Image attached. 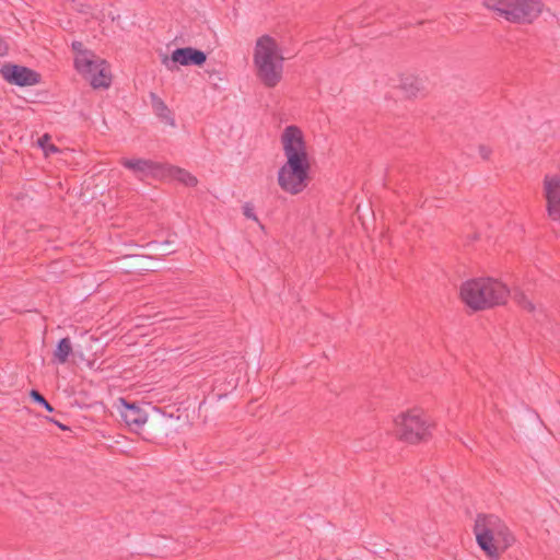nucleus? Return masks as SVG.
Here are the masks:
<instances>
[{
    "mask_svg": "<svg viewBox=\"0 0 560 560\" xmlns=\"http://www.w3.org/2000/svg\"><path fill=\"white\" fill-rule=\"evenodd\" d=\"M281 143L287 161L278 171V184L283 191L298 195L307 187L311 170L302 130L294 125L285 127Z\"/></svg>",
    "mask_w": 560,
    "mask_h": 560,
    "instance_id": "f257e3e1",
    "label": "nucleus"
},
{
    "mask_svg": "<svg viewBox=\"0 0 560 560\" xmlns=\"http://www.w3.org/2000/svg\"><path fill=\"white\" fill-rule=\"evenodd\" d=\"M509 293L502 282L491 278L471 279L460 287L463 302L474 311L504 304Z\"/></svg>",
    "mask_w": 560,
    "mask_h": 560,
    "instance_id": "f03ea898",
    "label": "nucleus"
},
{
    "mask_svg": "<svg viewBox=\"0 0 560 560\" xmlns=\"http://www.w3.org/2000/svg\"><path fill=\"white\" fill-rule=\"evenodd\" d=\"M284 57L278 54V45L269 35L260 36L254 50L257 78L266 88H275L282 80Z\"/></svg>",
    "mask_w": 560,
    "mask_h": 560,
    "instance_id": "7ed1b4c3",
    "label": "nucleus"
},
{
    "mask_svg": "<svg viewBox=\"0 0 560 560\" xmlns=\"http://www.w3.org/2000/svg\"><path fill=\"white\" fill-rule=\"evenodd\" d=\"M474 534L480 549L490 558H499L500 553L495 546L494 536H504L505 547L511 544L513 537L501 520L493 514H478L474 525Z\"/></svg>",
    "mask_w": 560,
    "mask_h": 560,
    "instance_id": "20e7f679",
    "label": "nucleus"
},
{
    "mask_svg": "<svg viewBox=\"0 0 560 560\" xmlns=\"http://www.w3.org/2000/svg\"><path fill=\"white\" fill-rule=\"evenodd\" d=\"M485 5L514 24L532 23L542 8L540 0H486Z\"/></svg>",
    "mask_w": 560,
    "mask_h": 560,
    "instance_id": "39448f33",
    "label": "nucleus"
},
{
    "mask_svg": "<svg viewBox=\"0 0 560 560\" xmlns=\"http://www.w3.org/2000/svg\"><path fill=\"white\" fill-rule=\"evenodd\" d=\"M431 423L420 409L401 412L395 419V436L408 444L427 442L431 436Z\"/></svg>",
    "mask_w": 560,
    "mask_h": 560,
    "instance_id": "423d86ee",
    "label": "nucleus"
},
{
    "mask_svg": "<svg viewBox=\"0 0 560 560\" xmlns=\"http://www.w3.org/2000/svg\"><path fill=\"white\" fill-rule=\"evenodd\" d=\"M75 69L91 75L90 83L94 89H107L112 83V77L106 70V61L100 58H89L86 52L74 59Z\"/></svg>",
    "mask_w": 560,
    "mask_h": 560,
    "instance_id": "0eeeda50",
    "label": "nucleus"
},
{
    "mask_svg": "<svg viewBox=\"0 0 560 560\" xmlns=\"http://www.w3.org/2000/svg\"><path fill=\"white\" fill-rule=\"evenodd\" d=\"M173 425L174 421L171 415H166L160 409L153 408L152 413L148 415L139 434L143 440L154 442L167 436Z\"/></svg>",
    "mask_w": 560,
    "mask_h": 560,
    "instance_id": "6e6552de",
    "label": "nucleus"
},
{
    "mask_svg": "<svg viewBox=\"0 0 560 560\" xmlns=\"http://www.w3.org/2000/svg\"><path fill=\"white\" fill-rule=\"evenodd\" d=\"M207 60V55L200 49L194 47H183L173 50L171 56L164 55L161 59L163 66L170 71L178 70V66H202Z\"/></svg>",
    "mask_w": 560,
    "mask_h": 560,
    "instance_id": "1a4fd4ad",
    "label": "nucleus"
},
{
    "mask_svg": "<svg viewBox=\"0 0 560 560\" xmlns=\"http://www.w3.org/2000/svg\"><path fill=\"white\" fill-rule=\"evenodd\" d=\"M0 74L8 83L18 86H32L42 81V75L37 71L11 62L0 68Z\"/></svg>",
    "mask_w": 560,
    "mask_h": 560,
    "instance_id": "9d476101",
    "label": "nucleus"
},
{
    "mask_svg": "<svg viewBox=\"0 0 560 560\" xmlns=\"http://www.w3.org/2000/svg\"><path fill=\"white\" fill-rule=\"evenodd\" d=\"M154 258L149 255H124L116 259V268L126 275H142L155 271Z\"/></svg>",
    "mask_w": 560,
    "mask_h": 560,
    "instance_id": "9b49d317",
    "label": "nucleus"
},
{
    "mask_svg": "<svg viewBox=\"0 0 560 560\" xmlns=\"http://www.w3.org/2000/svg\"><path fill=\"white\" fill-rule=\"evenodd\" d=\"M544 190L547 200V212L553 221H560V176L546 175Z\"/></svg>",
    "mask_w": 560,
    "mask_h": 560,
    "instance_id": "f8f14e48",
    "label": "nucleus"
},
{
    "mask_svg": "<svg viewBox=\"0 0 560 560\" xmlns=\"http://www.w3.org/2000/svg\"><path fill=\"white\" fill-rule=\"evenodd\" d=\"M120 405L119 413L121 419L132 431L139 434L149 413L136 402H129L125 398H120Z\"/></svg>",
    "mask_w": 560,
    "mask_h": 560,
    "instance_id": "ddd939ff",
    "label": "nucleus"
},
{
    "mask_svg": "<svg viewBox=\"0 0 560 560\" xmlns=\"http://www.w3.org/2000/svg\"><path fill=\"white\" fill-rule=\"evenodd\" d=\"M119 163L132 171L136 176L142 178L144 176H155L161 171L162 165L158 162L147 159H127L122 158Z\"/></svg>",
    "mask_w": 560,
    "mask_h": 560,
    "instance_id": "4468645a",
    "label": "nucleus"
},
{
    "mask_svg": "<svg viewBox=\"0 0 560 560\" xmlns=\"http://www.w3.org/2000/svg\"><path fill=\"white\" fill-rule=\"evenodd\" d=\"M151 98V105L154 114L160 118L162 122L165 125L175 126V119L173 116L172 110L168 108V106L165 104V102L158 96L155 93H150Z\"/></svg>",
    "mask_w": 560,
    "mask_h": 560,
    "instance_id": "2eb2a0df",
    "label": "nucleus"
},
{
    "mask_svg": "<svg viewBox=\"0 0 560 560\" xmlns=\"http://www.w3.org/2000/svg\"><path fill=\"white\" fill-rule=\"evenodd\" d=\"M399 89L404 92L408 98L417 97L423 90L422 81L411 74H407L400 78Z\"/></svg>",
    "mask_w": 560,
    "mask_h": 560,
    "instance_id": "dca6fc26",
    "label": "nucleus"
},
{
    "mask_svg": "<svg viewBox=\"0 0 560 560\" xmlns=\"http://www.w3.org/2000/svg\"><path fill=\"white\" fill-rule=\"evenodd\" d=\"M72 351L73 349L70 338H62L58 341L57 347L54 351V360L60 364H65L66 362H68Z\"/></svg>",
    "mask_w": 560,
    "mask_h": 560,
    "instance_id": "f3484780",
    "label": "nucleus"
},
{
    "mask_svg": "<svg viewBox=\"0 0 560 560\" xmlns=\"http://www.w3.org/2000/svg\"><path fill=\"white\" fill-rule=\"evenodd\" d=\"M168 174L172 178L178 180L187 187H195L198 184L197 177L184 168L171 166L168 168Z\"/></svg>",
    "mask_w": 560,
    "mask_h": 560,
    "instance_id": "a211bd4d",
    "label": "nucleus"
},
{
    "mask_svg": "<svg viewBox=\"0 0 560 560\" xmlns=\"http://www.w3.org/2000/svg\"><path fill=\"white\" fill-rule=\"evenodd\" d=\"M50 139L51 137L48 133H45L37 141L38 147L43 149L46 155L59 152V149L55 144L49 143Z\"/></svg>",
    "mask_w": 560,
    "mask_h": 560,
    "instance_id": "6ab92c4d",
    "label": "nucleus"
},
{
    "mask_svg": "<svg viewBox=\"0 0 560 560\" xmlns=\"http://www.w3.org/2000/svg\"><path fill=\"white\" fill-rule=\"evenodd\" d=\"M30 398L32 399V401L43 406L48 412L54 411V407L47 401V399L37 389H32L30 392Z\"/></svg>",
    "mask_w": 560,
    "mask_h": 560,
    "instance_id": "aec40b11",
    "label": "nucleus"
},
{
    "mask_svg": "<svg viewBox=\"0 0 560 560\" xmlns=\"http://www.w3.org/2000/svg\"><path fill=\"white\" fill-rule=\"evenodd\" d=\"M514 300L521 307L527 310L528 312H533L535 310L534 304L527 299V296L523 292H516L514 294Z\"/></svg>",
    "mask_w": 560,
    "mask_h": 560,
    "instance_id": "412c9836",
    "label": "nucleus"
},
{
    "mask_svg": "<svg viewBox=\"0 0 560 560\" xmlns=\"http://www.w3.org/2000/svg\"><path fill=\"white\" fill-rule=\"evenodd\" d=\"M160 246V248L152 247L151 250L162 253L163 255H170L175 252L173 241L166 240Z\"/></svg>",
    "mask_w": 560,
    "mask_h": 560,
    "instance_id": "4be33fe9",
    "label": "nucleus"
},
{
    "mask_svg": "<svg viewBox=\"0 0 560 560\" xmlns=\"http://www.w3.org/2000/svg\"><path fill=\"white\" fill-rule=\"evenodd\" d=\"M71 47H72V50H74L79 54L78 56H82L83 52H86L89 58H95V55L91 50L83 48L82 42L74 40V42H72Z\"/></svg>",
    "mask_w": 560,
    "mask_h": 560,
    "instance_id": "5701e85b",
    "label": "nucleus"
},
{
    "mask_svg": "<svg viewBox=\"0 0 560 560\" xmlns=\"http://www.w3.org/2000/svg\"><path fill=\"white\" fill-rule=\"evenodd\" d=\"M243 214L250 220L258 222V218L254 212V206L250 202H245L243 206Z\"/></svg>",
    "mask_w": 560,
    "mask_h": 560,
    "instance_id": "b1692460",
    "label": "nucleus"
},
{
    "mask_svg": "<svg viewBox=\"0 0 560 560\" xmlns=\"http://www.w3.org/2000/svg\"><path fill=\"white\" fill-rule=\"evenodd\" d=\"M478 151H479L480 156L486 161L490 159V155L492 153L491 148H489L488 145H485V144H480L478 148Z\"/></svg>",
    "mask_w": 560,
    "mask_h": 560,
    "instance_id": "393cba45",
    "label": "nucleus"
},
{
    "mask_svg": "<svg viewBox=\"0 0 560 560\" xmlns=\"http://www.w3.org/2000/svg\"><path fill=\"white\" fill-rule=\"evenodd\" d=\"M46 419H47L49 422H51V423L56 424V425H57L58 428H60L62 431H67V430H69V427H67V425L62 424V423H61V422H59L56 418H52V417H46Z\"/></svg>",
    "mask_w": 560,
    "mask_h": 560,
    "instance_id": "a878e982",
    "label": "nucleus"
},
{
    "mask_svg": "<svg viewBox=\"0 0 560 560\" xmlns=\"http://www.w3.org/2000/svg\"><path fill=\"white\" fill-rule=\"evenodd\" d=\"M8 52V45L0 39V56H4Z\"/></svg>",
    "mask_w": 560,
    "mask_h": 560,
    "instance_id": "bb28decb",
    "label": "nucleus"
},
{
    "mask_svg": "<svg viewBox=\"0 0 560 560\" xmlns=\"http://www.w3.org/2000/svg\"><path fill=\"white\" fill-rule=\"evenodd\" d=\"M78 10L81 13H89L90 7L86 4H81V7Z\"/></svg>",
    "mask_w": 560,
    "mask_h": 560,
    "instance_id": "cd10ccee",
    "label": "nucleus"
},
{
    "mask_svg": "<svg viewBox=\"0 0 560 560\" xmlns=\"http://www.w3.org/2000/svg\"><path fill=\"white\" fill-rule=\"evenodd\" d=\"M155 244H156L155 242H150V243H149V246H153V245H155Z\"/></svg>",
    "mask_w": 560,
    "mask_h": 560,
    "instance_id": "c85d7f7f",
    "label": "nucleus"
}]
</instances>
